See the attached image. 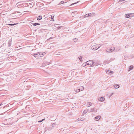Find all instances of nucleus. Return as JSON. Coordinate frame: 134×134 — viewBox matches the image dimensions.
Returning <instances> with one entry per match:
<instances>
[{"label":"nucleus","mask_w":134,"mask_h":134,"mask_svg":"<svg viewBox=\"0 0 134 134\" xmlns=\"http://www.w3.org/2000/svg\"><path fill=\"white\" fill-rule=\"evenodd\" d=\"M87 65H90V66H96L97 65L94 64V63L93 62L92 60H89L86 62Z\"/></svg>","instance_id":"nucleus-1"},{"label":"nucleus","mask_w":134,"mask_h":134,"mask_svg":"<svg viewBox=\"0 0 134 134\" xmlns=\"http://www.w3.org/2000/svg\"><path fill=\"white\" fill-rule=\"evenodd\" d=\"M100 46H98V47H98V44L95 45L91 47V49L94 50H96L98 49L100 47Z\"/></svg>","instance_id":"nucleus-2"},{"label":"nucleus","mask_w":134,"mask_h":134,"mask_svg":"<svg viewBox=\"0 0 134 134\" xmlns=\"http://www.w3.org/2000/svg\"><path fill=\"white\" fill-rule=\"evenodd\" d=\"M115 49V48L114 47H111L110 48H107L106 50V51L107 52H108L109 53L110 52H111L112 51H113Z\"/></svg>","instance_id":"nucleus-3"},{"label":"nucleus","mask_w":134,"mask_h":134,"mask_svg":"<svg viewBox=\"0 0 134 134\" xmlns=\"http://www.w3.org/2000/svg\"><path fill=\"white\" fill-rule=\"evenodd\" d=\"M97 109H96L95 107L93 108V109H91L88 110L90 112H94L96 113L97 112Z\"/></svg>","instance_id":"nucleus-4"},{"label":"nucleus","mask_w":134,"mask_h":134,"mask_svg":"<svg viewBox=\"0 0 134 134\" xmlns=\"http://www.w3.org/2000/svg\"><path fill=\"white\" fill-rule=\"evenodd\" d=\"M34 21H31L30 23L31 24H33V25H40V24L38 23H34Z\"/></svg>","instance_id":"nucleus-5"},{"label":"nucleus","mask_w":134,"mask_h":134,"mask_svg":"<svg viewBox=\"0 0 134 134\" xmlns=\"http://www.w3.org/2000/svg\"><path fill=\"white\" fill-rule=\"evenodd\" d=\"M101 118V116L100 115H98L96 117L94 118V120L96 121H98Z\"/></svg>","instance_id":"nucleus-6"},{"label":"nucleus","mask_w":134,"mask_h":134,"mask_svg":"<svg viewBox=\"0 0 134 134\" xmlns=\"http://www.w3.org/2000/svg\"><path fill=\"white\" fill-rule=\"evenodd\" d=\"M39 53H37L34 55V56L36 58H38L40 56V54H39Z\"/></svg>","instance_id":"nucleus-7"},{"label":"nucleus","mask_w":134,"mask_h":134,"mask_svg":"<svg viewBox=\"0 0 134 134\" xmlns=\"http://www.w3.org/2000/svg\"><path fill=\"white\" fill-rule=\"evenodd\" d=\"M49 64V63L47 62H44L42 64L43 66H44L45 65H48Z\"/></svg>","instance_id":"nucleus-8"},{"label":"nucleus","mask_w":134,"mask_h":134,"mask_svg":"<svg viewBox=\"0 0 134 134\" xmlns=\"http://www.w3.org/2000/svg\"><path fill=\"white\" fill-rule=\"evenodd\" d=\"M84 87L83 86L80 87L78 88V89L79 90V91H82L84 90Z\"/></svg>","instance_id":"nucleus-9"},{"label":"nucleus","mask_w":134,"mask_h":134,"mask_svg":"<svg viewBox=\"0 0 134 134\" xmlns=\"http://www.w3.org/2000/svg\"><path fill=\"white\" fill-rule=\"evenodd\" d=\"M105 99V98L103 97H101L99 99V100L100 101L102 102L104 101Z\"/></svg>","instance_id":"nucleus-10"},{"label":"nucleus","mask_w":134,"mask_h":134,"mask_svg":"<svg viewBox=\"0 0 134 134\" xmlns=\"http://www.w3.org/2000/svg\"><path fill=\"white\" fill-rule=\"evenodd\" d=\"M133 65H131L129 67L128 69L129 71H130L133 69Z\"/></svg>","instance_id":"nucleus-11"},{"label":"nucleus","mask_w":134,"mask_h":134,"mask_svg":"<svg viewBox=\"0 0 134 134\" xmlns=\"http://www.w3.org/2000/svg\"><path fill=\"white\" fill-rule=\"evenodd\" d=\"M39 53V54H40V56H39V57H42V56H41V55H44V54H45V53L44 52H38Z\"/></svg>","instance_id":"nucleus-12"},{"label":"nucleus","mask_w":134,"mask_h":134,"mask_svg":"<svg viewBox=\"0 0 134 134\" xmlns=\"http://www.w3.org/2000/svg\"><path fill=\"white\" fill-rule=\"evenodd\" d=\"M114 87L115 88H119V86L118 85H115L114 86Z\"/></svg>","instance_id":"nucleus-13"},{"label":"nucleus","mask_w":134,"mask_h":134,"mask_svg":"<svg viewBox=\"0 0 134 134\" xmlns=\"http://www.w3.org/2000/svg\"><path fill=\"white\" fill-rule=\"evenodd\" d=\"M125 17L126 18H128L130 17V14H127L126 15H125Z\"/></svg>","instance_id":"nucleus-14"},{"label":"nucleus","mask_w":134,"mask_h":134,"mask_svg":"<svg viewBox=\"0 0 134 134\" xmlns=\"http://www.w3.org/2000/svg\"><path fill=\"white\" fill-rule=\"evenodd\" d=\"M42 18V16H38L37 18V20H41Z\"/></svg>","instance_id":"nucleus-15"},{"label":"nucleus","mask_w":134,"mask_h":134,"mask_svg":"<svg viewBox=\"0 0 134 134\" xmlns=\"http://www.w3.org/2000/svg\"><path fill=\"white\" fill-rule=\"evenodd\" d=\"M82 56H81L79 57H78L80 61L81 62H82Z\"/></svg>","instance_id":"nucleus-16"},{"label":"nucleus","mask_w":134,"mask_h":134,"mask_svg":"<svg viewBox=\"0 0 134 134\" xmlns=\"http://www.w3.org/2000/svg\"><path fill=\"white\" fill-rule=\"evenodd\" d=\"M107 73L108 74H111L113 73V72L111 70L108 71Z\"/></svg>","instance_id":"nucleus-17"},{"label":"nucleus","mask_w":134,"mask_h":134,"mask_svg":"<svg viewBox=\"0 0 134 134\" xmlns=\"http://www.w3.org/2000/svg\"><path fill=\"white\" fill-rule=\"evenodd\" d=\"M88 109H86L85 110L83 111V114H85L86 113L88 112Z\"/></svg>","instance_id":"nucleus-18"},{"label":"nucleus","mask_w":134,"mask_h":134,"mask_svg":"<svg viewBox=\"0 0 134 134\" xmlns=\"http://www.w3.org/2000/svg\"><path fill=\"white\" fill-rule=\"evenodd\" d=\"M87 105L88 107H90L92 105V104L91 102H89L87 104Z\"/></svg>","instance_id":"nucleus-19"},{"label":"nucleus","mask_w":134,"mask_h":134,"mask_svg":"<svg viewBox=\"0 0 134 134\" xmlns=\"http://www.w3.org/2000/svg\"><path fill=\"white\" fill-rule=\"evenodd\" d=\"M54 16H51L52 18L51 20V21H54Z\"/></svg>","instance_id":"nucleus-20"},{"label":"nucleus","mask_w":134,"mask_h":134,"mask_svg":"<svg viewBox=\"0 0 134 134\" xmlns=\"http://www.w3.org/2000/svg\"><path fill=\"white\" fill-rule=\"evenodd\" d=\"M16 24H17V23H16V24L14 23V24H6V25H16Z\"/></svg>","instance_id":"nucleus-21"},{"label":"nucleus","mask_w":134,"mask_h":134,"mask_svg":"<svg viewBox=\"0 0 134 134\" xmlns=\"http://www.w3.org/2000/svg\"><path fill=\"white\" fill-rule=\"evenodd\" d=\"M88 14H89V17L93 15H94V14L93 13H90Z\"/></svg>","instance_id":"nucleus-22"},{"label":"nucleus","mask_w":134,"mask_h":134,"mask_svg":"<svg viewBox=\"0 0 134 134\" xmlns=\"http://www.w3.org/2000/svg\"><path fill=\"white\" fill-rule=\"evenodd\" d=\"M66 3V2H65L64 1H62L61 2H60L59 4H63V3Z\"/></svg>","instance_id":"nucleus-23"},{"label":"nucleus","mask_w":134,"mask_h":134,"mask_svg":"<svg viewBox=\"0 0 134 134\" xmlns=\"http://www.w3.org/2000/svg\"><path fill=\"white\" fill-rule=\"evenodd\" d=\"M8 46L10 47L11 46V41H9L8 43Z\"/></svg>","instance_id":"nucleus-24"},{"label":"nucleus","mask_w":134,"mask_h":134,"mask_svg":"<svg viewBox=\"0 0 134 134\" xmlns=\"http://www.w3.org/2000/svg\"><path fill=\"white\" fill-rule=\"evenodd\" d=\"M79 87H78L77 89H76V90H75V91H76L77 92H80V91H79V89H78Z\"/></svg>","instance_id":"nucleus-25"},{"label":"nucleus","mask_w":134,"mask_h":134,"mask_svg":"<svg viewBox=\"0 0 134 134\" xmlns=\"http://www.w3.org/2000/svg\"><path fill=\"white\" fill-rule=\"evenodd\" d=\"M78 120H79L78 121H79V120L82 121L84 119L82 118H79Z\"/></svg>","instance_id":"nucleus-26"},{"label":"nucleus","mask_w":134,"mask_h":134,"mask_svg":"<svg viewBox=\"0 0 134 134\" xmlns=\"http://www.w3.org/2000/svg\"><path fill=\"white\" fill-rule=\"evenodd\" d=\"M73 40L75 42H76L78 40V39L77 38H75Z\"/></svg>","instance_id":"nucleus-27"},{"label":"nucleus","mask_w":134,"mask_h":134,"mask_svg":"<svg viewBox=\"0 0 134 134\" xmlns=\"http://www.w3.org/2000/svg\"><path fill=\"white\" fill-rule=\"evenodd\" d=\"M89 15L88 14H86L84 15L85 17H89Z\"/></svg>","instance_id":"nucleus-28"},{"label":"nucleus","mask_w":134,"mask_h":134,"mask_svg":"<svg viewBox=\"0 0 134 134\" xmlns=\"http://www.w3.org/2000/svg\"><path fill=\"white\" fill-rule=\"evenodd\" d=\"M55 125V124L53 123L52 124V127H54Z\"/></svg>","instance_id":"nucleus-29"},{"label":"nucleus","mask_w":134,"mask_h":134,"mask_svg":"<svg viewBox=\"0 0 134 134\" xmlns=\"http://www.w3.org/2000/svg\"><path fill=\"white\" fill-rule=\"evenodd\" d=\"M78 2H78V1H77V2H75V3H72L71 4V5H74V4H76V3H78Z\"/></svg>","instance_id":"nucleus-30"},{"label":"nucleus","mask_w":134,"mask_h":134,"mask_svg":"<svg viewBox=\"0 0 134 134\" xmlns=\"http://www.w3.org/2000/svg\"><path fill=\"white\" fill-rule=\"evenodd\" d=\"M45 120V119H42V120H40V121H38V122H42L44 120Z\"/></svg>","instance_id":"nucleus-31"},{"label":"nucleus","mask_w":134,"mask_h":134,"mask_svg":"<svg viewBox=\"0 0 134 134\" xmlns=\"http://www.w3.org/2000/svg\"><path fill=\"white\" fill-rule=\"evenodd\" d=\"M86 63H84L83 64H82V66H85L86 65Z\"/></svg>","instance_id":"nucleus-32"},{"label":"nucleus","mask_w":134,"mask_h":134,"mask_svg":"<svg viewBox=\"0 0 134 134\" xmlns=\"http://www.w3.org/2000/svg\"><path fill=\"white\" fill-rule=\"evenodd\" d=\"M62 27V26L58 27H57V30H58V29H60Z\"/></svg>","instance_id":"nucleus-33"},{"label":"nucleus","mask_w":134,"mask_h":134,"mask_svg":"<svg viewBox=\"0 0 134 134\" xmlns=\"http://www.w3.org/2000/svg\"><path fill=\"white\" fill-rule=\"evenodd\" d=\"M125 1V0H119V1L118 2H122V1Z\"/></svg>","instance_id":"nucleus-34"},{"label":"nucleus","mask_w":134,"mask_h":134,"mask_svg":"<svg viewBox=\"0 0 134 134\" xmlns=\"http://www.w3.org/2000/svg\"><path fill=\"white\" fill-rule=\"evenodd\" d=\"M25 5L26 7H28L29 6V4L28 3H27Z\"/></svg>","instance_id":"nucleus-35"},{"label":"nucleus","mask_w":134,"mask_h":134,"mask_svg":"<svg viewBox=\"0 0 134 134\" xmlns=\"http://www.w3.org/2000/svg\"><path fill=\"white\" fill-rule=\"evenodd\" d=\"M50 40V38H49V39H48L46 41V42H47V41H49Z\"/></svg>","instance_id":"nucleus-36"},{"label":"nucleus","mask_w":134,"mask_h":134,"mask_svg":"<svg viewBox=\"0 0 134 134\" xmlns=\"http://www.w3.org/2000/svg\"><path fill=\"white\" fill-rule=\"evenodd\" d=\"M53 38V37H51L50 38V39H52V38Z\"/></svg>","instance_id":"nucleus-37"},{"label":"nucleus","mask_w":134,"mask_h":134,"mask_svg":"<svg viewBox=\"0 0 134 134\" xmlns=\"http://www.w3.org/2000/svg\"><path fill=\"white\" fill-rule=\"evenodd\" d=\"M113 94H111V95H110V97H111V96L113 95Z\"/></svg>","instance_id":"nucleus-38"},{"label":"nucleus","mask_w":134,"mask_h":134,"mask_svg":"<svg viewBox=\"0 0 134 134\" xmlns=\"http://www.w3.org/2000/svg\"><path fill=\"white\" fill-rule=\"evenodd\" d=\"M29 4L30 5H32V3H29Z\"/></svg>","instance_id":"nucleus-39"},{"label":"nucleus","mask_w":134,"mask_h":134,"mask_svg":"<svg viewBox=\"0 0 134 134\" xmlns=\"http://www.w3.org/2000/svg\"><path fill=\"white\" fill-rule=\"evenodd\" d=\"M5 28H6V29H7V28H9L8 27H5Z\"/></svg>","instance_id":"nucleus-40"},{"label":"nucleus","mask_w":134,"mask_h":134,"mask_svg":"<svg viewBox=\"0 0 134 134\" xmlns=\"http://www.w3.org/2000/svg\"><path fill=\"white\" fill-rule=\"evenodd\" d=\"M109 63V62H107V63H106V64H107H107H108V63Z\"/></svg>","instance_id":"nucleus-41"},{"label":"nucleus","mask_w":134,"mask_h":134,"mask_svg":"<svg viewBox=\"0 0 134 134\" xmlns=\"http://www.w3.org/2000/svg\"><path fill=\"white\" fill-rule=\"evenodd\" d=\"M1 32L0 31V37H1Z\"/></svg>","instance_id":"nucleus-42"},{"label":"nucleus","mask_w":134,"mask_h":134,"mask_svg":"<svg viewBox=\"0 0 134 134\" xmlns=\"http://www.w3.org/2000/svg\"><path fill=\"white\" fill-rule=\"evenodd\" d=\"M2 105V104H0V106H1V105Z\"/></svg>","instance_id":"nucleus-43"},{"label":"nucleus","mask_w":134,"mask_h":134,"mask_svg":"<svg viewBox=\"0 0 134 134\" xmlns=\"http://www.w3.org/2000/svg\"><path fill=\"white\" fill-rule=\"evenodd\" d=\"M28 21H27V22H28V23L29 22V23H30V22H29V21H28Z\"/></svg>","instance_id":"nucleus-44"},{"label":"nucleus","mask_w":134,"mask_h":134,"mask_svg":"<svg viewBox=\"0 0 134 134\" xmlns=\"http://www.w3.org/2000/svg\"><path fill=\"white\" fill-rule=\"evenodd\" d=\"M28 21H27V22H28V23L29 22V23H30V22H29V21H28Z\"/></svg>","instance_id":"nucleus-45"},{"label":"nucleus","mask_w":134,"mask_h":134,"mask_svg":"<svg viewBox=\"0 0 134 134\" xmlns=\"http://www.w3.org/2000/svg\"><path fill=\"white\" fill-rule=\"evenodd\" d=\"M4 27V26L3 27H2V29H3V27Z\"/></svg>","instance_id":"nucleus-46"},{"label":"nucleus","mask_w":134,"mask_h":134,"mask_svg":"<svg viewBox=\"0 0 134 134\" xmlns=\"http://www.w3.org/2000/svg\"><path fill=\"white\" fill-rule=\"evenodd\" d=\"M57 25H59V24H57Z\"/></svg>","instance_id":"nucleus-47"},{"label":"nucleus","mask_w":134,"mask_h":134,"mask_svg":"<svg viewBox=\"0 0 134 134\" xmlns=\"http://www.w3.org/2000/svg\"><path fill=\"white\" fill-rule=\"evenodd\" d=\"M45 30V29H43V30Z\"/></svg>","instance_id":"nucleus-48"}]
</instances>
